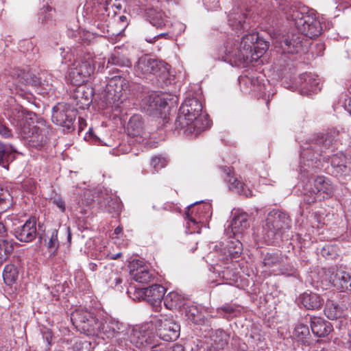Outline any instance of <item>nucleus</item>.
<instances>
[{"label": "nucleus", "instance_id": "obj_39", "mask_svg": "<svg viewBox=\"0 0 351 351\" xmlns=\"http://www.w3.org/2000/svg\"><path fill=\"white\" fill-rule=\"evenodd\" d=\"M228 250L230 257L237 258L242 252V244L239 241H232L228 246Z\"/></svg>", "mask_w": 351, "mask_h": 351}, {"label": "nucleus", "instance_id": "obj_11", "mask_svg": "<svg viewBox=\"0 0 351 351\" xmlns=\"http://www.w3.org/2000/svg\"><path fill=\"white\" fill-rule=\"evenodd\" d=\"M168 105L163 95L155 92L149 93L141 99V106L147 113L152 115H159Z\"/></svg>", "mask_w": 351, "mask_h": 351}, {"label": "nucleus", "instance_id": "obj_10", "mask_svg": "<svg viewBox=\"0 0 351 351\" xmlns=\"http://www.w3.org/2000/svg\"><path fill=\"white\" fill-rule=\"evenodd\" d=\"M156 330L160 339L170 341L179 337L180 327L173 318L162 317L156 321Z\"/></svg>", "mask_w": 351, "mask_h": 351}, {"label": "nucleus", "instance_id": "obj_51", "mask_svg": "<svg viewBox=\"0 0 351 351\" xmlns=\"http://www.w3.org/2000/svg\"><path fill=\"white\" fill-rule=\"evenodd\" d=\"M167 37H169V34L168 33H162V34H158V35L154 36L153 38H146L145 40L147 42L149 43H154L159 38H167Z\"/></svg>", "mask_w": 351, "mask_h": 351}, {"label": "nucleus", "instance_id": "obj_2", "mask_svg": "<svg viewBox=\"0 0 351 351\" xmlns=\"http://www.w3.org/2000/svg\"><path fill=\"white\" fill-rule=\"evenodd\" d=\"M202 105L196 98L186 99L180 108L176 121V129H184L186 135L195 136L210 127L206 116L201 115Z\"/></svg>", "mask_w": 351, "mask_h": 351}, {"label": "nucleus", "instance_id": "obj_53", "mask_svg": "<svg viewBox=\"0 0 351 351\" xmlns=\"http://www.w3.org/2000/svg\"><path fill=\"white\" fill-rule=\"evenodd\" d=\"M223 311L227 313H232L234 311L235 308L232 306L226 304L221 307Z\"/></svg>", "mask_w": 351, "mask_h": 351}, {"label": "nucleus", "instance_id": "obj_5", "mask_svg": "<svg viewBox=\"0 0 351 351\" xmlns=\"http://www.w3.org/2000/svg\"><path fill=\"white\" fill-rule=\"evenodd\" d=\"M169 64L147 56L138 58L134 65L135 74L141 78H150L156 76L164 81L169 75Z\"/></svg>", "mask_w": 351, "mask_h": 351}, {"label": "nucleus", "instance_id": "obj_34", "mask_svg": "<svg viewBox=\"0 0 351 351\" xmlns=\"http://www.w3.org/2000/svg\"><path fill=\"white\" fill-rule=\"evenodd\" d=\"M230 22L236 29L245 30L250 27L249 23L245 21V16L243 15L233 16L230 19Z\"/></svg>", "mask_w": 351, "mask_h": 351}, {"label": "nucleus", "instance_id": "obj_61", "mask_svg": "<svg viewBox=\"0 0 351 351\" xmlns=\"http://www.w3.org/2000/svg\"><path fill=\"white\" fill-rule=\"evenodd\" d=\"M125 19H126V17H125V16H121L120 17V19H121V21H124Z\"/></svg>", "mask_w": 351, "mask_h": 351}, {"label": "nucleus", "instance_id": "obj_4", "mask_svg": "<svg viewBox=\"0 0 351 351\" xmlns=\"http://www.w3.org/2000/svg\"><path fill=\"white\" fill-rule=\"evenodd\" d=\"M32 114H27L19 121L20 134L25 143L29 147L38 149L43 147L47 141L48 129L44 125L38 126L28 121L32 119Z\"/></svg>", "mask_w": 351, "mask_h": 351}, {"label": "nucleus", "instance_id": "obj_55", "mask_svg": "<svg viewBox=\"0 0 351 351\" xmlns=\"http://www.w3.org/2000/svg\"><path fill=\"white\" fill-rule=\"evenodd\" d=\"M292 271H293V268L291 267H290L289 269H280V272L282 274L290 275L291 272H292Z\"/></svg>", "mask_w": 351, "mask_h": 351}, {"label": "nucleus", "instance_id": "obj_25", "mask_svg": "<svg viewBox=\"0 0 351 351\" xmlns=\"http://www.w3.org/2000/svg\"><path fill=\"white\" fill-rule=\"evenodd\" d=\"M135 265H137L136 269H133L132 271V276L133 278L138 282L141 283H147L150 281L152 278V274L149 273L148 269L139 264L138 262L136 263H133V267H135Z\"/></svg>", "mask_w": 351, "mask_h": 351}, {"label": "nucleus", "instance_id": "obj_36", "mask_svg": "<svg viewBox=\"0 0 351 351\" xmlns=\"http://www.w3.org/2000/svg\"><path fill=\"white\" fill-rule=\"evenodd\" d=\"M283 259L278 254H267L263 259V264L265 266L271 267L276 266L282 262Z\"/></svg>", "mask_w": 351, "mask_h": 351}, {"label": "nucleus", "instance_id": "obj_45", "mask_svg": "<svg viewBox=\"0 0 351 351\" xmlns=\"http://www.w3.org/2000/svg\"><path fill=\"white\" fill-rule=\"evenodd\" d=\"M52 8L50 6L43 7L40 12V19L41 23H47L52 19V14L51 12Z\"/></svg>", "mask_w": 351, "mask_h": 351}, {"label": "nucleus", "instance_id": "obj_32", "mask_svg": "<svg viewBox=\"0 0 351 351\" xmlns=\"http://www.w3.org/2000/svg\"><path fill=\"white\" fill-rule=\"evenodd\" d=\"M185 316L194 324H199L203 321V316L196 306L185 307Z\"/></svg>", "mask_w": 351, "mask_h": 351}, {"label": "nucleus", "instance_id": "obj_48", "mask_svg": "<svg viewBox=\"0 0 351 351\" xmlns=\"http://www.w3.org/2000/svg\"><path fill=\"white\" fill-rule=\"evenodd\" d=\"M0 135L8 138L12 136L11 130L3 123L0 122Z\"/></svg>", "mask_w": 351, "mask_h": 351}, {"label": "nucleus", "instance_id": "obj_17", "mask_svg": "<svg viewBox=\"0 0 351 351\" xmlns=\"http://www.w3.org/2000/svg\"><path fill=\"white\" fill-rule=\"evenodd\" d=\"M16 238L21 242H31L36 236V221L35 218L29 219L23 226L14 230Z\"/></svg>", "mask_w": 351, "mask_h": 351}, {"label": "nucleus", "instance_id": "obj_3", "mask_svg": "<svg viewBox=\"0 0 351 351\" xmlns=\"http://www.w3.org/2000/svg\"><path fill=\"white\" fill-rule=\"evenodd\" d=\"M288 19L301 34L311 39L317 38L322 33L321 23L313 14L302 12L294 8L289 12Z\"/></svg>", "mask_w": 351, "mask_h": 351}, {"label": "nucleus", "instance_id": "obj_58", "mask_svg": "<svg viewBox=\"0 0 351 351\" xmlns=\"http://www.w3.org/2000/svg\"><path fill=\"white\" fill-rule=\"evenodd\" d=\"M226 343V341H224L221 339L219 340V343L217 344V347L222 348Z\"/></svg>", "mask_w": 351, "mask_h": 351}, {"label": "nucleus", "instance_id": "obj_26", "mask_svg": "<svg viewBox=\"0 0 351 351\" xmlns=\"http://www.w3.org/2000/svg\"><path fill=\"white\" fill-rule=\"evenodd\" d=\"M163 300L165 306L170 310L180 308L184 302V298L176 291H171L164 296Z\"/></svg>", "mask_w": 351, "mask_h": 351}, {"label": "nucleus", "instance_id": "obj_6", "mask_svg": "<svg viewBox=\"0 0 351 351\" xmlns=\"http://www.w3.org/2000/svg\"><path fill=\"white\" fill-rule=\"evenodd\" d=\"M291 228V219L288 215L280 210H274L269 213L265 227V234L269 240L281 238Z\"/></svg>", "mask_w": 351, "mask_h": 351}, {"label": "nucleus", "instance_id": "obj_29", "mask_svg": "<svg viewBox=\"0 0 351 351\" xmlns=\"http://www.w3.org/2000/svg\"><path fill=\"white\" fill-rule=\"evenodd\" d=\"M108 64L130 68L132 66V62L125 55L119 52H115L108 58Z\"/></svg>", "mask_w": 351, "mask_h": 351}, {"label": "nucleus", "instance_id": "obj_21", "mask_svg": "<svg viewBox=\"0 0 351 351\" xmlns=\"http://www.w3.org/2000/svg\"><path fill=\"white\" fill-rule=\"evenodd\" d=\"M298 302L307 310L318 309L322 305L320 297L313 293H304L298 298Z\"/></svg>", "mask_w": 351, "mask_h": 351}, {"label": "nucleus", "instance_id": "obj_14", "mask_svg": "<svg viewBox=\"0 0 351 351\" xmlns=\"http://www.w3.org/2000/svg\"><path fill=\"white\" fill-rule=\"evenodd\" d=\"M71 320L76 327H81L89 333H95V325H98V322L89 313L77 311L71 314Z\"/></svg>", "mask_w": 351, "mask_h": 351}, {"label": "nucleus", "instance_id": "obj_8", "mask_svg": "<svg viewBox=\"0 0 351 351\" xmlns=\"http://www.w3.org/2000/svg\"><path fill=\"white\" fill-rule=\"evenodd\" d=\"M338 135L339 132L335 130H330L325 134H315L310 138L309 147L306 148H310L319 156L326 154L329 149L332 152Z\"/></svg>", "mask_w": 351, "mask_h": 351}, {"label": "nucleus", "instance_id": "obj_35", "mask_svg": "<svg viewBox=\"0 0 351 351\" xmlns=\"http://www.w3.org/2000/svg\"><path fill=\"white\" fill-rule=\"evenodd\" d=\"M331 165L334 167H339L341 171L347 167L346 156L343 153H338L332 156Z\"/></svg>", "mask_w": 351, "mask_h": 351}, {"label": "nucleus", "instance_id": "obj_64", "mask_svg": "<svg viewBox=\"0 0 351 351\" xmlns=\"http://www.w3.org/2000/svg\"><path fill=\"white\" fill-rule=\"evenodd\" d=\"M349 107H350V113H351V99H350V104H349Z\"/></svg>", "mask_w": 351, "mask_h": 351}, {"label": "nucleus", "instance_id": "obj_22", "mask_svg": "<svg viewBox=\"0 0 351 351\" xmlns=\"http://www.w3.org/2000/svg\"><path fill=\"white\" fill-rule=\"evenodd\" d=\"M250 227L249 216L246 213L236 215L231 222V228L234 234L242 233Z\"/></svg>", "mask_w": 351, "mask_h": 351}, {"label": "nucleus", "instance_id": "obj_28", "mask_svg": "<svg viewBox=\"0 0 351 351\" xmlns=\"http://www.w3.org/2000/svg\"><path fill=\"white\" fill-rule=\"evenodd\" d=\"M75 97L78 99L77 104L82 107L88 106L92 101V91L85 86H79Z\"/></svg>", "mask_w": 351, "mask_h": 351}, {"label": "nucleus", "instance_id": "obj_50", "mask_svg": "<svg viewBox=\"0 0 351 351\" xmlns=\"http://www.w3.org/2000/svg\"><path fill=\"white\" fill-rule=\"evenodd\" d=\"M315 195L316 194L310 193L309 189H308L307 191L304 193V201L308 204L314 203L316 201Z\"/></svg>", "mask_w": 351, "mask_h": 351}, {"label": "nucleus", "instance_id": "obj_31", "mask_svg": "<svg viewBox=\"0 0 351 351\" xmlns=\"http://www.w3.org/2000/svg\"><path fill=\"white\" fill-rule=\"evenodd\" d=\"M14 250L12 241L0 239V265L5 261Z\"/></svg>", "mask_w": 351, "mask_h": 351}, {"label": "nucleus", "instance_id": "obj_43", "mask_svg": "<svg viewBox=\"0 0 351 351\" xmlns=\"http://www.w3.org/2000/svg\"><path fill=\"white\" fill-rule=\"evenodd\" d=\"M141 121L140 120L139 117L137 115L132 117L128 123V128H132L135 131V132H134V135L138 134L139 129L141 128Z\"/></svg>", "mask_w": 351, "mask_h": 351}, {"label": "nucleus", "instance_id": "obj_56", "mask_svg": "<svg viewBox=\"0 0 351 351\" xmlns=\"http://www.w3.org/2000/svg\"><path fill=\"white\" fill-rule=\"evenodd\" d=\"M121 232H122V228L118 226L117 228H115L114 234H116L118 237L119 234L121 233Z\"/></svg>", "mask_w": 351, "mask_h": 351}, {"label": "nucleus", "instance_id": "obj_9", "mask_svg": "<svg viewBox=\"0 0 351 351\" xmlns=\"http://www.w3.org/2000/svg\"><path fill=\"white\" fill-rule=\"evenodd\" d=\"M77 116V110L66 103H59L53 108L52 121L58 125L72 128Z\"/></svg>", "mask_w": 351, "mask_h": 351}, {"label": "nucleus", "instance_id": "obj_20", "mask_svg": "<svg viewBox=\"0 0 351 351\" xmlns=\"http://www.w3.org/2000/svg\"><path fill=\"white\" fill-rule=\"evenodd\" d=\"M309 193L313 194H323L322 197L330 196L333 193V187L329 181L323 176H318L311 185Z\"/></svg>", "mask_w": 351, "mask_h": 351}, {"label": "nucleus", "instance_id": "obj_13", "mask_svg": "<svg viewBox=\"0 0 351 351\" xmlns=\"http://www.w3.org/2000/svg\"><path fill=\"white\" fill-rule=\"evenodd\" d=\"M329 282L341 291L351 290V275L342 269L330 268L328 271Z\"/></svg>", "mask_w": 351, "mask_h": 351}, {"label": "nucleus", "instance_id": "obj_33", "mask_svg": "<svg viewBox=\"0 0 351 351\" xmlns=\"http://www.w3.org/2000/svg\"><path fill=\"white\" fill-rule=\"evenodd\" d=\"M87 77L82 75V73L72 64L69 73V80L75 86H80L87 80Z\"/></svg>", "mask_w": 351, "mask_h": 351}, {"label": "nucleus", "instance_id": "obj_23", "mask_svg": "<svg viewBox=\"0 0 351 351\" xmlns=\"http://www.w3.org/2000/svg\"><path fill=\"white\" fill-rule=\"evenodd\" d=\"M147 17L150 23L157 28H162L167 22L165 14L161 11L154 8H149L146 10Z\"/></svg>", "mask_w": 351, "mask_h": 351}, {"label": "nucleus", "instance_id": "obj_1", "mask_svg": "<svg viewBox=\"0 0 351 351\" xmlns=\"http://www.w3.org/2000/svg\"><path fill=\"white\" fill-rule=\"evenodd\" d=\"M269 42L261 38L257 33L244 35L240 43L226 47V52L235 65L257 60L268 49Z\"/></svg>", "mask_w": 351, "mask_h": 351}, {"label": "nucleus", "instance_id": "obj_52", "mask_svg": "<svg viewBox=\"0 0 351 351\" xmlns=\"http://www.w3.org/2000/svg\"><path fill=\"white\" fill-rule=\"evenodd\" d=\"M165 348V347L164 348ZM162 351H165V349L162 350ZM165 351H184V348L180 344H174L171 348H169L167 350H165Z\"/></svg>", "mask_w": 351, "mask_h": 351}, {"label": "nucleus", "instance_id": "obj_7", "mask_svg": "<svg viewBox=\"0 0 351 351\" xmlns=\"http://www.w3.org/2000/svg\"><path fill=\"white\" fill-rule=\"evenodd\" d=\"M130 342L139 349L150 350V351H162L165 344L159 342V339L152 331L143 329L134 330L130 335Z\"/></svg>", "mask_w": 351, "mask_h": 351}, {"label": "nucleus", "instance_id": "obj_27", "mask_svg": "<svg viewBox=\"0 0 351 351\" xmlns=\"http://www.w3.org/2000/svg\"><path fill=\"white\" fill-rule=\"evenodd\" d=\"M73 65L82 73V75L86 76L87 77H88L94 71L93 59L90 55H88L87 58L75 61Z\"/></svg>", "mask_w": 351, "mask_h": 351}, {"label": "nucleus", "instance_id": "obj_38", "mask_svg": "<svg viewBox=\"0 0 351 351\" xmlns=\"http://www.w3.org/2000/svg\"><path fill=\"white\" fill-rule=\"evenodd\" d=\"M47 236L49 238V241L47 242V247L56 250L59 245L58 241V230L53 229L50 232H48Z\"/></svg>", "mask_w": 351, "mask_h": 351}, {"label": "nucleus", "instance_id": "obj_37", "mask_svg": "<svg viewBox=\"0 0 351 351\" xmlns=\"http://www.w3.org/2000/svg\"><path fill=\"white\" fill-rule=\"evenodd\" d=\"M309 335L308 327L304 324H299L294 329L293 336L298 340H302Z\"/></svg>", "mask_w": 351, "mask_h": 351}, {"label": "nucleus", "instance_id": "obj_19", "mask_svg": "<svg viewBox=\"0 0 351 351\" xmlns=\"http://www.w3.org/2000/svg\"><path fill=\"white\" fill-rule=\"evenodd\" d=\"M310 324L313 333L317 337H324L332 330L331 324L319 317H311Z\"/></svg>", "mask_w": 351, "mask_h": 351}, {"label": "nucleus", "instance_id": "obj_62", "mask_svg": "<svg viewBox=\"0 0 351 351\" xmlns=\"http://www.w3.org/2000/svg\"><path fill=\"white\" fill-rule=\"evenodd\" d=\"M189 220L193 223H196L195 220L192 218H190Z\"/></svg>", "mask_w": 351, "mask_h": 351}, {"label": "nucleus", "instance_id": "obj_63", "mask_svg": "<svg viewBox=\"0 0 351 351\" xmlns=\"http://www.w3.org/2000/svg\"><path fill=\"white\" fill-rule=\"evenodd\" d=\"M120 282H121V280L120 278L117 279V283H120Z\"/></svg>", "mask_w": 351, "mask_h": 351}, {"label": "nucleus", "instance_id": "obj_24", "mask_svg": "<svg viewBox=\"0 0 351 351\" xmlns=\"http://www.w3.org/2000/svg\"><path fill=\"white\" fill-rule=\"evenodd\" d=\"M95 333L97 331H101L108 338H110L119 332L121 329V324L118 322L113 320L104 324L98 322V325H95Z\"/></svg>", "mask_w": 351, "mask_h": 351}, {"label": "nucleus", "instance_id": "obj_12", "mask_svg": "<svg viewBox=\"0 0 351 351\" xmlns=\"http://www.w3.org/2000/svg\"><path fill=\"white\" fill-rule=\"evenodd\" d=\"M129 88V82L121 77L114 76L109 80L106 85V99L110 102L119 101L126 93Z\"/></svg>", "mask_w": 351, "mask_h": 351}, {"label": "nucleus", "instance_id": "obj_41", "mask_svg": "<svg viewBox=\"0 0 351 351\" xmlns=\"http://www.w3.org/2000/svg\"><path fill=\"white\" fill-rule=\"evenodd\" d=\"M167 164V160L165 158L161 156H154L151 159V166L154 168V171L158 172L162 168L165 167Z\"/></svg>", "mask_w": 351, "mask_h": 351}, {"label": "nucleus", "instance_id": "obj_42", "mask_svg": "<svg viewBox=\"0 0 351 351\" xmlns=\"http://www.w3.org/2000/svg\"><path fill=\"white\" fill-rule=\"evenodd\" d=\"M10 195L5 190L0 189V210H5L10 205Z\"/></svg>", "mask_w": 351, "mask_h": 351}, {"label": "nucleus", "instance_id": "obj_44", "mask_svg": "<svg viewBox=\"0 0 351 351\" xmlns=\"http://www.w3.org/2000/svg\"><path fill=\"white\" fill-rule=\"evenodd\" d=\"M10 152L8 146L0 141V165L5 167V163L8 160Z\"/></svg>", "mask_w": 351, "mask_h": 351}, {"label": "nucleus", "instance_id": "obj_57", "mask_svg": "<svg viewBox=\"0 0 351 351\" xmlns=\"http://www.w3.org/2000/svg\"><path fill=\"white\" fill-rule=\"evenodd\" d=\"M121 254H122L121 252L117 253L116 254H112L110 256V259H113V260L118 259L119 258H120L121 256Z\"/></svg>", "mask_w": 351, "mask_h": 351}, {"label": "nucleus", "instance_id": "obj_40", "mask_svg": "<svg viewBox=\"0 0 351 351\" xmlns=\"http://www.w3.org/2000/svg\"><path fill=\"white\" fill-rule=\"evenodd\" d=\"M324 312L326 317L332 320L340 317L342 315L341 309L336 306H328Z\"/></svg>", "mask_w": 351, "mask_h": 351}, {"label": "nucleus", "instance_id": "obj_59", "mask_svg": "<svg viewBox=\"0 0 351 351\" xmlns=\"http://www.w3.org/2000/svg\"><path fill=\"white\" fill-rule=\"evenodd\" d=\"M89 267L91 270L95 271L97 269V265L96 263H92L89 265Z\"/></svg>", "mask_w": 351, "mask_h": 351}, {"label": "nucleus", "instance_id": "obj_30", "mask_svg": "<svg viewBox=\"0 0 351 351\" xmlns=\"http://www.w3.org/2000/svg\"><path fill=\"white\" fill-rule=\"evenodd\" d=\"M19 271L14 265H8L5 267L3 277L8 285H12L18 278Z\"/></svg>", "mask_w": 351, "mask_h": 351}, {"label": "nucleus", "instance_id": "obj_15", "mask_svg": "<svg viewBox=\"0 0 351 351\" xmlns=\"http://www.w3.org/2000/svg\"><path fill=\"white\" fill-rule=\"evenodd\" d=\"M284 52L297 53L302 50V36L299 33H288L279 43Z\"/></svg>", "mask_w": 351, "mask_h": 351}, {"label": "nucleus", "instance_id": "obj_54", "mask_svg": "<svg viewBox=\"0 0 351 351\" xmlns=\"http://www.w3.org/2000/svg\"><path fill=\"white\" fill-rule=\"evenodd\" d=\"M7 234L5 226L0 221V237H4Z\"/></svg>", "mask_w": 351, "mask_h": 351}, {"label": "nucleus", "instance_id": "obj_47", "mask_svg": "<svg viewBox=\"0 0 351 351\" xmlns=\"http://www.w3.org/2000/svg\"><path fill=\"white\" fill-rule=\"evenodd\" d=\"M308 82L311 84L313 93H317L321 90L322 86L319 79H313L311 77H308Z\"/></svg>", "mask_w": 351, "mask_h": 351}, {"label": "nucleus", "instance_id": "obj_18", "mask_svg": "<svg viewBox=\"0 0 351 351\" xmlns=\"http://www.w3.org/2000/svg\"><path fill=\"white\" fill-rule=\"evenodd\" d=\"M166 289L160 285H153L142 290V293L147 302L153 305L160 304L164 299Z\"/></svg>", "mask_w": 351, "mask_h": 351}, {"label": "nucleus", "instance_id": "obj_60", "mask_svg": "<svg viewBox=\"0 0 351 351\" xmlns=\"http://www.w3.org/2000/svg\"><path fill=\"white\" fill-rule=\"evenodd\" d=\"M99 4H100L99 9L106 10L105 5H102L101 2L99 3Z\"/></svg>", "mask_w": 351, "mask_h": 351}, {"label": "nucleus", "instance_id": "obj_16", "mask_svg": "<svg viewBox=\"0 0 351 351\" xmlns=\"http://www.w3.org/2000/svg\"><path fill=\"white\" fill-rule=\"evenodd\" d=\"M219 169L223 173V176L224 180L228 183V187L230 190L235 191L237 193L244 195L246 197L252 195V192L250 191L247 190V191H245L244 187L245 184L234 177L232 167L221 166Z\"/></svg>", "mask_w": 351, "mask_h": 351}, {"label": "nucleus", "instance_id": "obj_46", "mask_svg": "<svg viewBox=\"0 0 351 351\" xmlns=\"http://www.w3.org/2000/svg\"><path fill=\"white\" fill-rule=\"evenodd\" d=\"M322 254L327 258H335L337 254L334 250V247L330 245L324 246L322 250Z\"/></svg>", "mask_w": 351, "mask_h": 351}, {"label": "nucleus", "instance_id": "obj_49", "mask_svg": "<svg viewBox=\"0 0 351 351\" xmlns=\"http://www.w3.org/2000/svg\"><path fill=\"white\" fill-rule=\"evenodd\" d=\"M51 201L62 212L65 210V203L61 197H55L51 199Z\"/></svg>", "mask_w": 351, "mask_h": 351}]
</instances>
